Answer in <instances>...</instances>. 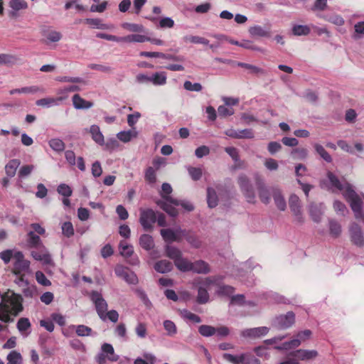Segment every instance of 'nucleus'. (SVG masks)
<instances>
[{
    "instance_id": "obj_1",
    "label": "nucleus",
    "mask_w": 364,
    "mask_h": 364,
    "mask_svg": "<svg viewBox=\"0 0 364 364\" xmlns=\"http://www.w3.org/2000/svg\"><path fill=\"white\" fill-rule=\"evenodd\" d=\"M21 295L11 290L5 292L0 302V321L6 323L14 322V318L23 309ZM6 328V326L0 323V332Z\"/></svg>"
},
{
    "instance_id": "obj_2",
    "label": "nucleus",
    "mask_w": 364,
    "mask_h": 364,
    "mask_svg": "<svg viewBox=\"0 0 364 364\" xmlns=\"http://www.w3.org/2000/svg\"><path fill=\"white\" fill-rule=\"evenodd\" d=\"M327 177L331 186L330 188H334L338 191H344L343 196L349 203L352 210L355 214L356 219H364V213L362 208V200L355 191L353 189L350 184L347 182L342 183L338 178L332 172L327 173Z\"/></svg>"
},
{
    "instance_id": "obj_3",
    "label": "nucleus",
    "mask_w": 364,
    "mask_h": 364,
    "mask_svg": "<svg viewBox=\"0 0 364 364\" xmlns=\"http://www.w3.org/2000/svg\"><path fill=\"white\" fill-rule=\"evenodd\" d=\"M173 189L168 183H164L159 194L163 199L156 201V205L164 210L171 217L175 218L178 215L177 209L172 205L178 204V200L170 196Z\"/></svg>"
},
{
    "instance_id": "obj_4",
    "label": "nucleus",
    "mask_w": 364,
    "mask_h": 364,
    "mask_svg": "<svg viewBox=\"0 0 364 364\" xmlns=\"http://www.w3.org/2000/svg\"><path fill=\"white\" fill-rule=\"evenodd\" d=\"M218 279L214 277H207L198 284V296L196 301L198 304H206L209 301L208 290L213 284H217Z\"/></svg>"
},
{
    "instance_id": "obj_5",
    "label": "nucleus",
    "mask_w": 364,
    "mask_h": 364,
    "mask_svg": "<svg viewBox=\"0 0 364 364\" xmlns=\"http://www.w3.org/2000/svg\"><path fill=\"white\" fill-rule=\"evenodd\" d=\"M311 336V331L310 330H304L299 332L296 338H294L289 341H286L280 346L274 347L278 350H289L293 348H296L300 346L302 341L309 339Z\"/></svg>"
},
{
    "instance_id": "obj_6",
    "label": "nucleus",
    "mask_w": 364,
    "mask_h": 364,
    "mask_svg": "<svg viewBox=\"0 0 364 364\" xmlns=\"http://www.w3.org/2000/svg\"><path fill=\"white\" fill-rule=\"evenodd\" d=\"M295 322V314L288 311L286 314L276 316L272 323L273 328L277 330H284L290 328Z\"/></svg>"
},
{
    "instance_id": "obj_7",
    "label": "nucleus",
    "mask_w": 364,
    "mask_h": 364,
    "mask_svg": "<svg viewBox=\"0 0 364 364\" xmlns=\"http://www.w3.org/2000/svg\"><path fill=\"white\" fill-rule=\"evenodd\" d=\"M239 186L248 203H254L255 199V191L249 178L244 174L238 177Z\"/></svg>"
},
{
    "instance_id": "obj_8",
    "label": "nucleus",
    "mask_w": 364,
    "mask_h": 364,
    "mask_svg": "<svg viewBox=\"0 0 364 364\" xmlns=\"http://www.w3.org/2000/svg\"><path fill=\"white\" fill-rule=\"evenodd\" d=\"M90 299L95 304L99 317L104 318V314L107 311L108 304L102 297V294L97 291H92L90 293Z\"/></svg>"
},
{
    "instance_id": "obj_9",
    "label": "nucleus",
    "mask_w": 364,
    "mask_h": 364,
    "mask_svg": "<svg viewBox=\"0 0 364 364\" xmlns=\"http://www.w3.org/2000/svg\"><path fill=\"white\" fill-rule=\"evenodd\" d=\"M139 222L145 230L152 229L153 225L156 222V213L152 209L140 210Z\"/></svg>"
},
{
    "instance_id": "obj_10",
    "label": "nucleus",
    "mask_w": 364,
    "mask_h": 364,
    "mask_svg": "<svg viewBox=\"0 0 364 364\" xmlns=\"http://www.w3.org/2000/svg\"><path fill=\"white\" fill-rule=\"evenodd\" d=\"M349 235L351 242L358 247L364 246V233L362 228L355 223H352L349 227Z\"/></svg>"
},
{
    "instance_id": "obj_11",
    "label": "nucleus",
    "mask_w": 364,
    "mask_h": 364,
    "mask_svg": "<svg viewBox=\"0 0 364 364\" xmlns=\"http://www.w3.org/2000/svg\"><path fill=\"white\" fill-rule=\"evenodd\" d=\"M114 273L129 284H136L139 282L136 274L123 265H117L114 268Z\"/></svg>"
},
{
    "instance_id": "obj_12",
    "label": "nucleus",
    "mask_w": 364,
    "mask_h": 364,
    "mask_svg": "<svg viewBox=\"0 0 364 364\" xmlns=\"http://www.w3.org/2000/svg\"><path fill=\"white\" fill-rule=\"evenodd\" d=\"M14 273L15 274H20L29 270L30 262L24 259V255L21 252H16L14 254Z\"/></svg>"
},
{
    "instance_id": "obj_13",
    "label": "nucleus",
    "mask_w": 364,
    "mask_h": 364,
    "mask_svg": "<svg viewBox=\"0 0 364 364\" xmlns=\"http://www.w3.org/2000/svg\"><path fill=\"white\" fill-rule=\"evenodd\" d=\"M289 205L295 217V221L299 224H302L304 219L301 210V205L299 198L295 194L291 195L289 199Z\"/></svg>"
},
{
    "instance_id": "obj_14",
    "label": "nucleus",
    "mask_w": 364,
    "mask_h": 364,
    "mask_svg": "<svg viewBox=\"0 0 364 364\" xmlns=\"http://www.w3.org/2000/svg\"><path fill=\"white\" fill-rule=\"evenodd\" d=\"M181 231H183V230L178 227L175 230L171 228L161 229L160 233L166 242H181L182 240V232Z\"/></svg>"
},
{
    "instance_id": "obj_15",
    "label": "nucleus",
    "mask_w": 364,
    "mask_h": 364,
    "mask_svg": "<svg viewBox=\"0 0 364 364\" xmlns=\"http://www.w3.org/2000/svg\"><path fill=\"white\" fill-rule=\"evenodd\" d=\"M36 249V250H32L31 252L34 259L41 262L43 264H49L52 262L51 256L44 245H41Z\"/></svg>"
},
{
    "instance_id": "obj_16",
    "label": "nucleus",
    "mask_w": 364,
    "mask_h": 364,
    "mask_svg": "<svg viewBox=\"0 0 364 364\" xmlns=\"http://www.w3.org/2000/svg\"><path fill=\"white\" fill-rule=\"evenodd\" d=\"M225 134L233 139H252L254 132L251 129H228L225 131Z\"/></svg>"
},
{
    "instance_id": "obj_17",
    "label": "nucleus",
    "mask_w": 364,
    "mask_h": 364,
    "mask_svg": "<svg viewBox=\"0 0 364 364\" xmlns=\"http://www.w3.org/2000/svg\"><path fill=\"white\" fill-rule=\"evenodd\" d=\"M269 328L266 326L247 328L241 332V336L245 338H259L268 333Z\"/></svg>"
},
{
    "instance_id": "obj_18",
    "label": "nucleus",
    "mask_w": 364,
    "mask_h": 364,
    "mask_svg": "<svg viewBox=\"0 0 364 364\" xmlns=\"http://www.w3.org/2000/svg\"><path fill=\"white\" fill-rule=\"evenodd\" d=\"M291 355L296 360H310L317 357L318 352L316 350L299 349L292 352Z\"/></svg>"
},
{
    "instance_id": "obj_19",
    "label": "nucleus",
    "mask_w": 364,
    "mask_h": 364,
    "mask_svg": "<svg viewBox=\"0 0 364 364\" xmlns=\"http://www.w3.org/2000/svg\"><path fill=\"white\" fill-rule=\"evenodd\" d=\"M256 184L259 191V196L262 203L267 204L270 201V193L265 186L262 179L259 175L255 176Z\"/></svg>"
},
{
    "instance_id": "obj_20",
    "label": "nucleus",
    "mask_w": 364,
    "mask_h": 364,
    "mask_svg": "<svg viewBox=\"0 0 364 364\" xmlns=\"http://www.w3.org/2000/svg\"><path fill=\"white\" fill-rule=\"evenodd\" d=\"M325 205L323 203H311L309 205V214L315 223H319L324 212Z\"/></svg>"
},
{
    "instance_id": "obj_21",
    "label": "nucleus",
    "mask_w": 364,
    "mask_h": 364,
    "mask_svg": "<svg viewBox=\"0 0 364 364\" xmlns=\"http://www.w3.org/2000/svg\"><path fill=\"white\" fill-rule=\"evenodd\" d=\"M182 232V238L185 237L188 244L193 248L198 249L202 245V242L197 235L194 232L183 230Z\"/></svg>"
},
{
    "instance_id": "obj_22",
    "label": "nucleus",
    "mask_w": 364,
    "mask_h": 364,
    "mask_svg": "<svg viewBox=\"0 0 364 364\" xmlns=\"http://www.w3.org/2000/svg\"><path fill=\"white\" fill-rule=\"evenodd\" d=\"M72 101L73 107L76 109H88L93 106L92 102L84 100L78 94H75L73 96Z\"/></svg>"
},
{
    "instance_id": "obj_23",
    "label": "nucleus",
    "mask_w": 364,
    "mask_h": 364,
    "mask_svg": "<svg viewBox=\"0 0 364 364\" xmlns=\"http://www.w3.org/2000/svg\"><path fill=\"white\" fill-rule=\"evenodd\" d=\"M65 97H46L38 100L36 102V105L37 106L43 107H51L54 106H58L60 102L64 100Z\"/></svg>"
},
{
    "instance_id": "obj_24",
    "label": "nucleus",
    "mask_w": 364,
    "mask_h": 364,
    "mask_svg": "<svg viewBox=\"0 0 364 364\" xmlns=\"http://www.w3.org/2000/svg\"><path fill=\"white\" fill-rule=\"evenodd\" d=\"M9 6L11 9L9 12L10 16L16 17L18 11L28 8V4L24 0H10Z\"/></svg>"
},
{
    "instance_id": "obj_25",
    "label": "nucleus",
    "mask_w": 364,
    "mask_h": 364,
    "mask_svg": "<svg viewBox=\"0 0 364 364\" xmlns=\"http://www.w3.org/2000/svg\"><path fill=\"white\" fill-rule=\"evenodd\" d=\"M71 328H75L76 334L80 337L85 336H96L97 332L92 331V329L85 325H71Z\"/></svg>"
},
{
    "instance_id": "obj_26",
    "label": "nucleus",
    "mask_w": 364,
    "mask_h": 364,
    "mask_svg": "<svg viewBox=\"0 0 364 364\" xmlns=\"http://www.w3.org/2000/svg\"><path fill=\"white\" fill-rule=\"evenodd\" d=\"M36 92H45L43 87L38 86L24 87L22 88L13 89L9 91L10 95L14 94H34Z\"/></svg>"
},
{
    "instance_id": "obj_27",
    "label": "nucleus",
    "mask_w": 364,
    "mask_h": 364,
    "mask_svg": "<svg viewBox=\"0 0 364 364\" xmlns=\"http://www.w3.org/2000/svg\"><path fill=\"white\" fill-rule=\"evenodd\" d=\"M191 271L197 274H207L210 272V267L203 260H198L191 263Z\"/></svg>"
},
{
    "instance_id": "obj_28",
    "label": "nucleus",
    "mask_w": 364,
    "mask_h": 364,
    "mask_svg": "<svg viewBox=\"0 0 364 364\" xmlns=\"http://www.w3.org/2000/svg\"><path fill=\"white\" fill-rule=\"evenodd\" d=\"M272 194L277 207L280 210H284L286 209L287 204L280 190L276 188H272Z\"/></svg>"
},
{
    "instance_id": "obj_29",
    "label": "nucleus",
    "mask_w": 364,
    "mask_h": 364,
    "mask_svg": "<svg viewBox=\"0 0 364 364\" xmlns=\"http://www.w3.org/2000/svg\"><path fill=\"white\" fill-rule=\"evenodd\" d=\"M138 135V132L135 129H132L127 131H122L117 133V139L124 142H129L132 139L136 138Z\"/></svg>"
},
{
    "instance_id": "obj_30",
    "label": "nucleus",
    "mask_w": 364,
    "mask_h": 364,
    "mask_svg": "<svg viewBox=\"0 0 364 364\" xmlns=\"http://www.w3.org/2000/svg\"><path fill=\"white\" fill-rule=\"evenodd\" d=\"M90 132L92 135V139L99 145L103 146L105 144V139L102 133L100 131L99 126L93 124L90 128Z\"/></svg>"
},
{
    "instance_id": "obj_31",
    "label": "nucleus",
    "mask_w": 364,
    "mask_h": 364,
    "mask_svg": "<svg viewBox=\"0 0 364 364\" xmlns=\"http://www.w3.org/2000/svg\"><path fill=\"white\" fill-rule=\"evenodd\" d=\"M139 245L143 249L151 250L154 247V241L151 235L143 234L139 237Z\"/></svg>"
},
{
    "instance_id": "obj_32",
    "label": "nucleus",
    "mask_w": 364,
    "mask_h": 364,
    "mask_svg": "<svg viewBox=\"0 0 364 364\" xmlns=\"http://www.w3.org/2000/svg\"><path fill=\"white\" fill-rule=\"evenodd\" d=\"M172 268V263L166 259L160 260L154 265L155 270L161 274L169 272Z\"/></svg>"
},
{
    "instance_id": "obj_33",
    "label": "nucleus",
    "mask_w": 364,
    "mask_h": 364,
    "mask_svg": "<svg viewBox=\"0 0 364 364\" xmlns=\"http://www.w3.org/2000/svg\"><path fill=\"white\" fill-rule=\"evenodd\" d=\"M167 75L165 72H156L151 75V82L156 86L164 85L166 83Z\"/></svg>"
},
{
    "instance_id": "obj_34",
    "label": "nucleus",
    "mask_w": 364,
    "mask_h": 364,
    "mask_svg": "<svg viewBox=\"0 0 364 364\" xmlns=\"http://www.w3.org/2000/svg\"><path fill=\"white\" fill-rule=\"evenodd\" d=\"M27 245L29 247L36 248L41 245H43L40 237L35 234L34 232L30 231L27 234Z\"/></svg>"
},
{
    "instance_id": "obj_35",
    "label": "nucleus",
    "mask_w": 364,
    "mask_h": 364,
    "mask_svg": "<svg viewBox=\"0 0 364 364\" xmlns=\"http://www.w3.org/2000/svg\"><path fill=\"white\" fill-rule=\"evenodd\" d=\"M20 161L18 159H12L5 166V171L9 178H12L15 176L16 169L20 166Z\"/></svg>"
},
{
    "instance_id": "obj_36",
    "label": "nucleus",
    "mask_w": 364,
    "mask_h": 364,
    "mask_svg": "<svg viewBox=\"0 0 364 364\" xmlns=\"http://www.w3.org/2000/svg\"><path fill=\"white\" fill-rule=\"evenodd\" d=\"M102 353L104 354L109 355L108 360L112 362H115L119 359V355L114 354L113 346L109 343H104L101 347Z\"/></svg>"
},
{
    "instance_id": "obj_37",
    "label": "nucleus",
    "mask_w": 364,
    "mask_h": 364,
    "mask_svg": "<svg viewBox=\"0 0 364 364\" xmlns=\"http://www.w3.org/2000/svg\"><path fill=\"white\" fill-rule=\"evenodd\" d=\"M50 147L55 152L60 153L65 150V144L59 138L51 139L48 141Z\"/></svg>"
},
{
    "instance_id": "obj_38",
    "label": "nucleus",
    "mask_w": 364,
    "mask_h": 364,
    "mask_svg": "<svg viewBox=\"0 0 364 364\" xmlns=\"http://www.w3.org/2000/svg\"><path fill=\"white\" fill-rule=\"evenodd\" d=\"M149 40V37L141 34H132L123 37V42L127 43H144Z\"/></svg>"
},
{
    "instance_id": "obj_39",
    "label": "nucleus",
    "mask_w": 364,
    "mask_h": 364,
    "mask_svg": "<svg viewBox=\"0 0 364 364\" xmlns=\"http://www.w3.org/2000/svg\"><path fill=\"white\" fill-rule=\"evenodd\" d=\"M207 202L210 208H213L217 206L218 198L216 191L213 188L207 189Z\"/></svg>"
},
{
    "instance_id": "obj_40",
    "label": "nucleus",
    "mask_w": 364,
    "mask_h": 364,
    "mask_svg": "<svg viewBox=\"0 0 364 364\" xmlns=\"http://www.w3.org/2000/svg\"><path fill=\"white\" fill-rule=\"evenodd\" d=\"M218 279L217 284H215L218 286V290L216 291V293L220 296H230L233 294L235 291L234 287L230 285H220L219 278L216 277Z\"/></svg>"
},
{
    "instance_id": "obj_41",
    "label": "nucleus",
    "mask_w": 364,
    "mask_h": 364,
    "mask_svg": "<svg viewBox=\"0 0 364 364\" xmlns=\"http://www.w3.org/2000/svg\"><path fill=\"white\" fill-rule=\"evenodd\" d=\"M236 65L238 67H241V68L248 70L250 71V73H251V74H255V75H264L265 74V71L263 69H262L259 67H257L255 65L249 64V63L238 62L236 63Z\"/></svg>"
},
{
    "instance_id": "obj_42",
    "label": "nucleus",
    "mask_w": 364,
    "mask_h": 364,
    "mask_svg": "<svg viewBox=\"0 0 364 364\" xmlns=\"http://www.w3.org/2000/svg\"><path fill=\"white\" fill-rule=\"evenodd\" d=\"M191 262L182 256L174 262L176 267L182 272H188L191 269Z\"/></svg>"
},
{
    "instance_id": "obj_43",
    "label": "nucleus",
    "mask_w": 364,
    "mask_h": 364,
    "mask_svg": "<svg viewBox=\"0 0 364 364\" xmlns=\"http://www.w3.org/2000/svg\"><path fill=\"white\" fill-rule=\"evenodd\" d=\"M120 254L125 257H129L134 253L133 246L129 245L126 241H121L119 245Z\"/></svg>"
},
{
    "instance_id": "obj_44",
    "label": "nucleus",
    "mask_w": 364,
    "mask_h": 364,
    "mask_svg": "<svg viewBox=\"0 0 364 364\" xmlns=\"http://www.w3.org/2000/svg\"><path fill=\"white\" fill-rule=\"evenodd\" d=\"M249 33L252 36H258V37H269V33L266 31L261 26L256 25L252 26L249 29Z\"/></svg>"
},
{
    "instance_id": "obj_45",
    "label": "nucleus",
    "mask_w": 364,
    "mask_h": 364,
    "mask_svg": "<svg viewBox=\"0 0 364 364\" xmlns=\"http://www.w3.org/2000/svg\"><path fill=\"white\" fill-rule=\"evenodd\" d=\"M43 36L46 38V43H56L61 40L62 34L54 30H50L48 31H45Z\"/></svg>"
},
{
    "instance_id": "obj_46",
    "label": "nucleus",
    "mask_w": 364,
    "mask_h": 364,
    "mask_svg": "<svg viewBox=\"0 0 364 364\" xmlns=\"http://www.w3.org/2000/svg\"><path fill=\"white\" fill-rule=\"evenodd\" d=\"M166 253L169 258L174 261V262L178 259V258L182 256V253L178 248L170 245H167L166 247Z\"/></svg>"
},
{
    "instance_id": "obj_47",
    "label": "nucleus",
    "mask_w": 364,
    "mask_h": 364,
    "mask_svg": "<svg viewBox=\"0 0 364 364\" xmlns=\"http://www.w3.org/2000/svg\"><path fill=\"white\" fill-rule=\"evenodd\" d=\"M315 151L316 153L327 163H331L332 161V157L331 155L326 151L323 146L319 144H315L314 145Z\"/></svg>"
},
{
    "instance_id": "obj_48",
    "label": "nucleus",
    "mask_w": 364,
    "mask_h": 364,
    "mask_svg": "<svg viewBox=\"0 0 364 364\" xmlns=\"http://www.w3.org/2000/svg\"><path fill=\"white\" fill-rule=\"evenodd\" d=\"M164 328L166 331V334L173 337L177 333V328L176 324L171 320H166L164 321Z\"/></svg>"
},
{
    "instance_id": "obj_49",
    "label": "nucleus",
    "mask_w": 364,
    "mask_h": 364,
    "mask_svg": "<svg viewBox=\"0 0 364 364\" xmlns=\"http://www.w3.org/2000/svg\"><path fill=\"white\" fill-rule=\"evenodd\" d=\"M292 157L295 159L303 160L308 156V150L305 148H296L291 151Z\"/></svg>"
},
{
    "instance_id": "obj_50",
    "label": "nucleus",
    "mask_w": 364,
    "mask_h": 364,
    "mask_svg": "<svg viewBox=\"0 0 364 364\" xmlns=\"http://www.w3.org/2000/svg\"><path fill=\"white\" fill-rule=\"evenodd\" d=\"M329 230L331 235L335 237H338L341 233V225L334 220H329Z\"/></svg>"
},
{
    "instance_id": "obj_51",
    "label": "nucleus",
    "mask_w": 364,
    "mask_h": 364,
    "mask_svg": "<svg viewBox=\"0 0 364 364\" xmlns=\"http://www.w3.org/2000/svg\"><path fill=\"white\" fill-rule=\"evenodd\" d=\"M198 332L204 337H210L215 334V327L209 325L200 326Z\"/></svg>"
},
{
    "instance_id": "obj_52",
    "label": "nucleus",
    "mask_w": 364,
    "mask_h": 364,
    "mask_svg": "<svg viewBox=\"0 0 364 364\" xmlns=\"http://www.w3.org/2000/svg\"><path fill=\"white\" fill-rule=\"evenodd\" d=\"M310 31V28L306 25H296L292 28V33L295 36H306Z\"/></svg>"
},
{
    "instance_id": "obj_53",
    "label": "nucleus",
    "mask_w": 364,
    "mask_h": 364,
    "mask_svg": "<svg viewBox=\"0 0 364 364\" xmlns=\"http://www.w3.org/2000/svg\"><path fill=\"white\" fill-rule=\"evenodd\" d=\"M223 358L232 364H242V353L239 355H235L230 353H223Z\"/></svg>"
},
{
    "instance_id": "obj_54",
    "label": "nucleus",
    "mask_w": 364,
    "mask_h": 364,
    "mask_svg": "<svg viewBox=\"0 0 364 364\" xmlns=\"http://www.w3.org/2000/svg\"><path fill=\"white\" fill-rule=\"evenodd\" d=\"M7 360L9 363L12 364H21L22 356L20 353L12 350L7 355Z\"/></svg>"
},
{
    "instance_id": "obj_55",
    "label": "nucleus",
    "mask_w": 364,
    "mask_h": 364,
    "mask_svg": "<svg viewBox=\"0 0 364 364\" xmlns=\"http://www.w3.org/2000/svg\"><path fill=\"white\" fill-rule=\"evenodd\" d=\"M144 178L150 184H154L156 181V171L151 166L148 167L145 171Z\"/></svg>"
},
{
    "instance_id": "obj_56",
    "label": "nucleus",
    "mask_w": 364,
    "mask_h": 364,
    "mask_svg": "<svg viewBox=\"0 0 364 364\" xmlns=\"http://www.w3.org/2000/svg\"><path fill=\"white\" fill-rule=\"evenodd\" d=\"M183 87L188 91L200 92L203 86L199 82L192 83L191 81L186 80L183 83Z\"/></svg>"
},
{
    "instance_id": "obj_57",
    "label": "nucleus",
    "mask_w": 364,
    "mask_h": 364,
    "mask_svg": "<svg viewBox=\"0 0 364 364\" xmlns=\"http://www.w3.org/2000/svg\"><path fill=\"white\" fill-rule=\"evenodd\" d=\"M58 193L63 197H70L72 196V188L65 183H60L57 188Z\"/></svg>"
},
{
    "instance_id": "obj_58",
    "label": "nucleus",
    "mask_w": 364,
    "mask_h": 364,
    "mask_svg": "<svg viewBox=\"0 0 364 364\" xmlns=\"http://www.w3.org/2000/svg\"><path fill=\"white\" fill-rule=\"evenodd\" d=\"M16 327L19 332L23 333L31 328V322L27 318H21L17 322Z\"/></svg>"
},
{
    "instance_id": "obj_59",
    "label": "nucleus",
    "mask_w": 364,
    "mask_h": 364,
    "mask_svg": "<svg viewBox=\"0 0 364 364\" xmlns=\"http://www.w3.org/2000/svg\"><path fill=\"white\" fill-rule=\"evenodd\" d=\"M122 27L131 32H143L144 27L141 24L124 23Z\"/></svg>"
},
{
    "instance_id": "obj_60",
    "label": "nucleus",
    "mask_w": 364,
    "mask_h": 364,
    "mask_svg": "<svg viewBox=\"0 0 364 364\" xmlns=\"http://www.w3.org/2000/svg\"><path fill=\"white\" fill-rule=\"evenodd\" d=\"M181 314H182V316L184 318L192 321L194 323H199L202 321V320L199 316H198L186 309H183L181 311Z\"/></svg>"
},
{
    "instance_id": "obj_61",
    "label": "nucleus",
    "mask_w": 364,
    "mask_h": 364,
    "mask_svg": "<svg viewBox=\"0 0 364 364\" xmlns=\"http://www.w3.org/2000/svg\"><path fill=\"white\" fill-rule=\"evenodd\" d=\"M88 68L105 73H111L112 72V68L110 66L105 65L90 63L88 65Z\"/></svg>"
},
{
    "instance_id": "obj_62",
    "label": "nucleus",
    "mask_w": 364,
    "mask_h": 364,
    "mask_svg": "<svg viewBox=\"0 0 364 364\" xmlns=\"http://www.w3.org/2000/svg\"><path fill=\"white\" fill-rule=\"evenodd\" d=\"M62 232L67 237H70L74 235V229L70 222H65L62 224Z\"/></svg>"
},
{
    "instance_id": "obj_63",
    "label": "nucleus",
    "mask_w": 364,
    "mask_h": 364,
    "mask_svg": "<svg viewBox=\"0 0 364 364\" xmlns=\"http://www.w3.org/2000/svg\"><path fill=\"white\" fill-rule=\"evenodd\" d=\"M104 318H100L103 321L109 319L110 321L116 323L119 319V314L116 310L107 311V312L104 314Z\"/></svg>"
},
{
    "instance_id": "obj_64",
    "label": "nucleus",
    "mask_w": 364,
    "mask_h": 364,
    "mask_svg": "<svg viewBox=\"0 0 364 364\" xmlns=\"http://www.w3.org/2000/svg\"><path fill=\"white\" fill-rule=\"evenodd\" d=\"M242 364H260L259 360L254 355L242 353Z\"/></svg>"
}]
</instances>
